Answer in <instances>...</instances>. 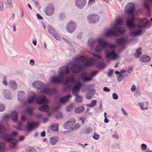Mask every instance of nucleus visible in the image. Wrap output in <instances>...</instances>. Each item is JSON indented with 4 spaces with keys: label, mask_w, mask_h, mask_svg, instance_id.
<instances>
[{
    "label": "nucleus",
    "mask_w": 152,
    "mask_h": 152,
    "mask_svg": "<svg viewBox=\"0 0 152 152\" xmlns=\"http://www.w3.org/2000/svg\"><path fill=\"white\" fill-rule=\"evenodd\" d=\"M94 60L91 58H89L87 59H86L84 64L87 66H90L93 65L95 63Z\"/></svg>",
    "instance_id": "dca6fc26"
},
{
    "label": "nucleus",
    "mask_w": 152,
    "mask_h": 152,
    "mask_svg": "<svg viewBox=\"0 0 152 152\" xmlns=\"http://www.w3.org/2000/svg\"><path fill=\"white\" fill-rule=\"evenodd\" d=\"M75 122V119L74 118H72L65 124L64 128L66 129L70 128L73 126Z\"/></svg>",
    "instance_id": "f8f14e48"
},
{
    "label": "nucleus",
    "mask_w": 152,
    "mask_h": 152,
    "mask_svg": "<svg viewBox=\"0 0 152 152\" xmlns=\"http://www.w3.org/2000/svg\"><path fill=\"white\" fill-rule=\"evenodd\" d=\"M11 115L12 119L14 121H17L18 116V113L15 111L13 112L11 114Z\"/></svg>",
    "instance_id": "a878e982"
},
{
    "label": "nucleus",
    "mask_w": 152,
    "mask_h": 152,
    "mask_svg": "<svg viewBox=\"0 0 152 152\" xmlns=\"http://www.w3.org/2000/svg\"><path fill=\"white\" fill-rule=\"evenodd\" d=\"M69 73V70L67 66H65L62 67L58 71L57 76H53L51 77V82L53 83H60L64 85H66L69 82L70 83L74 82V79L72 77H69L68 76H66V79L64 80L63 77L64 74L65 73L68 74Z\"/></svg>",
    "instance_id": "7ed1b4c3"
},
{
    "label": "nucleus",
    "mask_w": 152,
    "mask_h": 152,
    "mask_svg": "<svg viewBox=\"0 0 152 152\" xmlns=\"http://www.w3.org/2000/svg\"><path fill=\"white\" fill-rule=\"evenodd\" d=\"M122 24V19L119 18L116 19L115 24L111 28L107 31L104 33L105 36H118L123 34L125 31V29L118 26Z\"/></svg>",
    "instance_id": "20e7f679"
},
{
    "label": "nucleus",
    "mask_w": 152,
    "mask_h": 152,
    "mask_svg": "<svg viewBox=\"0 0 152 152\" xmlns=\"http://www.w3.org/2000/svg\"><path fill=\"white\" fill-rule=\"evenodd\" d=\"M139 59L142 62H147L150 60L151 58L147 55H143Z\"/></svg>",
    "instance_id": "aec40b11"
},
{
    "label": "nucleus",
    "mask_w": 152,
    "mask_h": 152,
    "mask_svg": "<svg viewBox=\"0 0 152 152\" xmlns=\"http://www.w3.org/2000/svg\"><path fill=\"white\" fill-rule=\"evenodd\" d=\"M9 84L10 86L13 89L16 88L17 87V85L15 81L11 80Z\"/></svg>",
    "instance_id": "72a5a7b5"
},
{
    "label": "nucleus",
    "mask_w": 152,
    "mask_h": 152,
    "mask_svg": "<svg viewBox=\"0 0 152 152\" xmlns=\"http://www.w3.org/2000/svg\"><path fill=\"white\" fill-rule=\"evenodd\" d=\"M58 124H55L52 125L50 126V129L52 131H57L58 130Z\"/></svg>",
    "instance_id": "c85d7f7f"
},
{
    "label": "nucleus",
    "mask_w": 152,
    "mask_h": 152,
    "mask_svg": "<svg viewBox=\"0 0 152 152\" xmlns=\"http://www.w3.org/2000/svg\"><path fill=\"white\" fill-rule=\"evenodd\" d=\"M54 10L53 5L52 4H49L45 10V13L46 15H50L53 13Z\"/></svg>",
    "instance_id": "4468645a"
},
{
    "label": "nucleus",
    "mask_w": 152,
    "mask_h": 152,
    "mask_svg": "<svg viewBox=\"0 0 152 152\" xmlns=\"http://www.w3.org/2000/svg\"><path fill=\"white\" fill-rule=\"evenodd\" d=\"M62 114L61 113H58L56 115V118L57 119H60L63 117Z\"/></svg>",
    "instance_id": "79ce46f5"
},
{
    "label": "nucleus",
    "mask_w": 152,
    "mask_h": 152,
    "mask_svg": "<svg viewBox=\"0 0 152 152\" xmlns=\"http://www.w3.org/2000/svg\"><path fill=\"white\" fill-rule=\"evenodd\" d=\"M86 58L83 56L77 57H75L74 59V61L75 62L81 63L83 62H85Z\"/></svg>",
    "instance_id": "412c9836"
},
{
    "label": "nucleus",
    "mask_w": 152,
    "mask_h": 152,
    "mask_svg": "<svg viewBox=\"0 0 152 152\" xmlns=\"http://www.w3.org/2000/svg\"><path fill=\"white\" fill-rule=\"evenodd\" d=\"M126 42V40L122 38H119L116 40V43L118 45H122Z\"/></svg>",
    "instance_id": "4be33fe9"
},
{
    "label": "nucleus",
    "mask_w": 152,
    "mask_h": 152,
    "mask_svg": "<svg viewBox=\"0 0 152 152\" xmlns=\"http://www.w3.org/2000/svg\"><path fill=\"white\" fill-rule=\"evenodd\" d=\"M57 142V140L55 138H51L50 140V143L52 145L55 144Z\"/></svg>",
    "instance_id": "4c0bfd02"
},
{
    "label": "nucleus",
    "mask_w": 152,
    "mask_h": 152,
    "mask_svg": "<svg viewBox=\"0 0 152 152\" xmlns=\"http://www.w3.org/2000/svg\"><path fill=\"white\" fill-rule=\"evenodd\" d=\"M95 2L94 0H89L88 4L89 5H91Z\"/></svg>",
    "instance_id": "6e6d98bb"
},
{
    "label": "nucleus",
    "mask_w": 152,
    "mask_h": 152,
    "mask_svg": "<svg viewBox=\"0 0 152 152\" xmlns=\"http://www.w3.org/2000/svg\"><path fill=\"white\" fill-rule=\"evenodd\" d=\"M30 64L34 66V61L33 59H31L30 61Z\"/></svg>",
    "instance_id": "bf43d9fd"
},
{
    "label": "nucleus",
    "mask_w": 152,
    "mask_h": 152,
    "mask_svg": "<svg viewBox=\"0 0 152 152\" xmlns=\"http://www.w3.org/2000/svg\"><path fill=\"white\" fill-rule=\"evenodd\" d=\"M48 32L51 35H53V36H55L56 35V33L54 29L51 26H49L48 28Z\"/></svg>",
    "instance_id": "393cba45"
},
{
    "label": "nucleus",
    "mask_w": 152,
    "mask_h": 152,
    "mask_svg": "<svg viewBox=\"0 0 152 152\" xmlns=\"http://www.w3.org/2000/svg\"><path fill=\"white\" fill-rule=\"evenodd\" d=\"M113 73V70H110L108 72V76L109 77L111 76Z\"/></svg>",
    "instance_id": "13d9d810"
},
{
    "label": "nucleus",
    "mask_w": 152,
    "mask_h": 152,
    "mask_svg": "<svg viewBox=\"0 0 152 152\" xmlns=\"http://www.w3.org/2000/svg\"><path fill=\"white\" fill-rule=\"evenodd\" d=\"M96 41L99 44L95 48L96 51L97 52H101L102 50L104 49L106 47L109 46L105 52V57L108 61L111 59L115 60L119 58L118 55L115 52V45H109L108 42L102 39H97Z\"/></svg>",
    "instance_id": "f257e3e1"
},
{
    "label": "nucleus",
    "mask_w": 152,
    "mask_h": 152,
    "mask_svg": "<svg viewBox=\"0 0 152 152\" xmlns=\"http://www.w3.org/2000/svg\"><path fill=\"white\" fill-rule=\"evenodd\" d=\"M77 27L76 23L73 21H70L67 24L66 30L69 33H72Z\"/></svg>",
    "instance_id": "0eeeda50"
},
{
    "label": "nucleus",
    "mask_w": 152,
    "mask_h": 152,
    "mask_svg": "<svg viewBox=\"0 0 152 152\" xmlns=\"http://www.w3.org/2000/svg\"><path fill=\"white\" fill-rule=\"evenodd\" d=\"M36 103L38 104H43L49 103V100L46 99L45 95H41L37 97L35 99Z\"/></svg>",
    "instance_id": "6e6552de"
},
{
    "label": "nucleus",
    "mask_w": 152,
    "mask_h": 152,
    "mask_svg": "<svg viewBox=\"0 0 152 152\" xmlns=\"http://www.w3.org/2000/svg\"><path fill=\"white\" fill-rule=\"evenodd\" d=\"M126 72V71L125 70H122L120 72V73L121 74H120L119 77H118V80H119L120 81H121L126 76H127V75H122L121 74L125 73Z\"/></svg>",
    "instance_id": "7c9ffc66"
},
{
    "label": "nucleus",
    "mask_w": 152,
    "mask_h": 152,
    "mask_svg": "<svg viewBox=\"0 0 152 152\" xmlns=\"http://www.w3.org/2000/svg\"><path fill=\"white\" fill-rule=\"evenodd\" d=\"M45 131H43L41 133V136L42 137H45Z\"/></svg>",
    "instance_id": "69168bd1"
},
{
    "label": "nucleus",
    "mask_w": 152,
    "mask_h": 152,
    "mask_svg": "<svg viewBox=\"0 0 152 152\" xmlns=\"http://www.w3.org/2000/svg\"><path fill=\"white\" fill-rule=\"evenodd\" d=\"M133 68L132 67L129 68L127 70V72L129 73H131L133 70Z\"/></svg>",
    "instance_id": "e2e57ef3"
},
{
    "label": "nucleus",
    "mask_w": 152,
    "mask_h": 152,
    "mask_svg": "<svg viewBox=\"0 0 152 152\" xmlns=\"http://www.w3.org/2000/svg\"><path fill=\"white\" fill-rule=\"evenodd\" d=\"M152 21V18L150 20L148 21L146 18H144L140 20L137 24V27L139 28H148L151 26V22Z\"/></svg>",
    "instance_id": "423d86ee"
},
{
    "label": "nucleus",
    "mask_w": 152,
    "mask_h": 152,
    "mask_svg": "<svg viewBox=\"0 0 152 152\" xmlns=\"http://www.w3.org/2000/svg\"><path fill=\"white\" fill-rule=\"evenodd\" d=\"M0 134L2 136V138L7 142H10L15 145L17 143L18 141L15 138H11L10 134L8 132V130L5 128L0 124Z\"/></svg>",
    "instance_id": "39448f33"
},
{
    "label": "nucleus",
    "mask_w": 152,
    "mask_h": 152,
    "mask_svg": "<svg viewBox=\"0 0 152 152\" xmlns=\"http://www.w3.org/2000/svg\"><path fill=\"white\" fill-rule=\"evenodd\" d=\"M135 11L134 6L132 3L127 4L125 7L124 11L127 15H130L131 17L128 18L126 20V24L129 28L130 34L131 35L136 36L139 35L141 33V31L135 30L136 25L133 23L134 20V12Z\"/></svg>",
    "instance_id": "f03ea898"
},
{
    "label": "nucleus",
    "mask_w": 152,
    "mask_h": 152,
    "mask_svg": "<svg viewBox=\"0 0 152 152\" xmlns=\"http://www.w3.org/2000/svg\"><path fill=\"white\" fill-rule=\"evenodd\" d=\"M42 91L43 93L47 95H50L51 92V90L50 89L46 88H44Z\"/></svg>",
    "instance_id": "473e14b6"
},
{
    "label": "nucleus",
    "mask_w": 152,
    "mask_h": 152,
    "mask_svg": "<svg viewBox=\"0 0 152 152\" xmlns=\"http://www.w3.org/2000/svg\"><path fill=\"white\" fill-rule=\"evenodd\" d=\"M72 97L71 95H68L64 96L60 99V102L62 104H65L66 102L68 101L69 99Z\"/></svg>",
    "instance_id": "6ab92c4d"
},
{
    "label": "nucleus",
    "mask_w": 152,
    "mask_h": 152,
    "mask_svg": "<svg viewBox=\"0 0 152 152\" xmlns=\"http://www.w3.org/2000/svg\"><path fill=\"white\" fill-rule=\"evenodd\" d=\"M32 96H29L28 98V102L29 103H31L34 100L35 95V93L32 92Z\"/></svg>",
    "instance_id": "bb28decb"
},
{
    "label": "nucleus",
    "mask_w": 152,
    "mask_h": 152,
    "mask_svg": "<svg viewBox=\"0 0 152 152\" xmlns=\"http://www.w3.org/2000/svg\"><path fill=\"white\" fill-rule=\"evenodd\" d=\"M75 98V101L76 102L81 103L82 102L83 99L81 96L78 95V94L76 96Z\"/></svg>",
    "instance_id": "c756f323"
},
{
    "label": "nucleus",
    "mask_w": 152,
    "mask_h": 152,
    "mask_svg": "<svg viewBox=\"0 0 152 152\" xmlns=\"http://www.w3.org/2000/svg\"><path fill=\"white\" fill-rule=\"evenodd\" d=\"M5 107L3 105L0 104V111H3L5 109Z\"/></svg>",
    "instance_id": "603ef678"
},
{
    "label": "nucleus",
    "mask_w": 152,
    "mask_h": 152,
    "mask_svg": "<svg viewBox=\"0 0 152 152\" xmlns=\"http://www.w3.org/2000/svg\"><path fill=\"white\" fill-rule=\"evenodd\" d=\"M26 151L27 152H36V150L34 148L31 147L27 148Z\"/></svg>",
    "instance_id": "58836bf2"
},
{
    "label": "nucleus",
    "mask_w": 152,
    "mask_h": 152,
    "mask_svg": "<svg viewBox=\"0 0 152 152\" xmlns=\"http://www.w3.org/2000/svg\"><path fill=\"white\" fill-rule=\"evenodd\" d=\"M92 131V129L91 128H88L86 129L85 132L86 134H88L90 133Z\"/></svg>",
    "instance_id": "a18cd8bd"
},
{
    "label": "nucleus",
    "mask_w": 152,
    "mask_h": 152,
    "mask_svg": "<svg viewBox=\"0 0 152 152\" xmlns=\"http://www.w3.org/2000/svg\"><path fill=\"white\" fill-rule=\"evenodd\" d=\"M81 70V66L79 65L76 64H73L71 68V71L73 73H79Z\"/></svg>",
    "instance_id": "9b49d317"
},
{
    "label": "nucleus",
    "mask_w": 152,
    "mask_h": 152,
    "mask_svg": "<svg viewBox=\"0 0 152 152\" xmlns=\"http://www.w3.org/2000/svg\"><path fill=\"white\" fill-rule=\"evenodd\" d=\"M39 110L42 112L44 111L48 112L50 108L48 105L47 104H45L39 107Z\"/></svg>",
    "instance_id": "5701e85b"
},
{
    "label": "nucleus",
    "mask_w": 152,
    "mask_h": 152,
    "mask_svg": "<svg viewBox=\"0 0 152 152\" xmlns=\"http://www.w3.org/2000/svg\"><path fill=\"white\" fill-rule=\"evenodd\" d=\"M33 86L35 88L37 89L41 88L44 85L43 82L39 81L34 82L32 83Z\"/></svg>",
    "instance_id": "f3484780"
},
{
    "label": "nucleus",
    "mask_w": 152,
    "mask_h": 152,
    "mask_svg": "<svg viewBox=\"0 0 152 152\" xmlns=\"http://www.w3.org/2000/svg\"><path fill=\"white\" fill-rule=\"evenodd\" d=\"M145 104H143L142 103H139V105L142 110H146L147 109L148 102H146Z\"/></svg>",
    "instance_id": "c9c22d12"
},
{
    "label": "nucleus",
    "mask_w": 152,
    "mask_h": 152,
    "mask_svg": "<svg viewBox=\"0 0 152 152\" xmlns=\"http://www.w3.org/2000/svg\"><path fill=\"white\" fill-rule=\"evenodd\" d=\"M91 23L95 22L97 21L99 19V16L96 15H89L88 18Z\"/></svg>",
    "instance_id": "2eb2a0df"
},
{
    "label": "nucleus",
    "mask_w": 152,
    "mask_h": 152,
    "mask_svg": "<svg viewBox=\"0 0 152 152\" xmlns=\"http://www.w3.org/2000/svg\"><path fill=\"white\" fill-rule=\"evenodd\" d=\"M106 65L102 61H99L96 65V67L98 69L104 68Z\"/></svg>",
    "instance_id": "cd10ccee"
},
{
    "label": "nucleus",
    "mask_w": 152,
    "mask_h": 152,
    "mask_svg": "<svg viewBox=\"0 0 152 152\" xmlns=\"http://www.w3.org/2000/svg\"><path fill=\"white\" fill-rule=\"evenodd\" d=\"M85 110V108L83 106H80L76 108L75 112L77 113H80L83 112Z\"/></svg>",
    "instance_id": "b1692460"
},
{
    "label": "nucleus",
    "mask_w": 152,
    "mask_h": 152,
    "mask_svg": "<svg viewBox=\"0 0 152 152\" xmlns=\"http://www.w3.org/2000/svg\"><path fill=\"white\" fill-rule=\"evenodd\" d=\"M141 48H140L137 49L136 50V52L134 54V57L135 58H138L139 56L141 54Z\"/></svg>",
    "instance_id": "2f4dec72"
},
{
    "label": "nucleus",
    "mask_w": 152,
    "mask_h": 152,
    "mask_svg": "<svg viewBox=\"0 0 152 152\" xmlns=\"http://www.w3.org/2000/svg\"><path fill=\"white\" fill-rule=\"evenodd\" d=\"M73 108V105H70L67 107L66 110L68 112H70L72 110Z\"/></svg>",
    "instance_id": "37998d69"
},
{
    "label": "nucleus",
    "mask_w": 152,
    "mask_h": 152,
    "mask_svg": "<svg viewBox=\"0 0 152 152\" xmlns=\"http://www.w3.org/2000/svg\"><path fill=\"white\" fill-rule=\"evenodd\" d=\"M113 98L115 99H117L118 98V96L115 93H113Z\"/></svg>",
    "instance_id": "4d7b16f0"
},
{
    "label": "nucleus",
    "mask_w": 152,
    "mask_h": 152,
    "mask_svg": "<svg viewBox=\"0 0 152 152\" xmlns=\"http://www.w3.org/2000/svg\"><path fill=\"white\" fill-rule=\"evenodd\" d=\"M18 134V132H12L11 135L10 134L11 138L12 137H14L16 136Z\"/></svg>",
    "instance_id": "de8ad7c7"
},
{
    "label": "nucleus",
    "mask_w": 152,
    "mask_h": 152,
    "mask_svg": "<svg viewBox=\"0 0 152 152\" xmlns=\"http://www.w3.org/2000/svg\"><path fill=\"white\" fill-rule=\"evenodd\" d=\"M82 85V84L80 82H77L75 83V85L72 88V94L74 96H76L78 94Z\"/></svg>",
    "instance_id": "1a4fd4ad"
},
{
    "label": "nucleus",
    "mask_w": 152,
    "mask_h": 152,
    "mask_svg": "<svg viewBox=\"0 0 152 152\" xmlns=\"http://www.w3.org/2000/svg\"><path fill=\"white\" fill-rule=\"evenodd\" d=\"M97 72L94 71L91 74V76H90L88 77H87V75L86 73H83L81 75V79L83 81L88 82L92 80V77L95 76L97 74Z\"/></svg>",
    "instance_id": "9d476101"
},
{
    "label": "nucleus",
    "mask_w": 152,
    "mask_h": 152,
    "mask_svg": "<svg viewBox=\"0 0 152 152\" xmlns=\"http://www.w3.org/2000/svg\"><path fill=\"white\" fill-rule=\"evenodd\" d=\"M0 10L1 11L3 10V2L2 1L0 2Z\"/></svg>",
    "instance_id": "3c124183"
},
{
    "label": "nucleus",
    "mask_w": 152,
    "mask_h": 152,
    "mask_svg": "<svg viewBox=\"0 0 152 152\" xmlns=\"http://www.w3.org/2000/svg\"><path fill=\"white\" fill-rule=\"evenodd\" d=\"M2 83L5 86H7V85L6 77L5 76L4 77V80L2 82Z\"/></svg>",
    "instance_id": "8fccbe9b"
},
{
    "label": "nucleus",
    "mask_w": 152,
    "mask_h": 152,
    "mask_svg": "<svg viewBox=\"0 0 152 152\" xmlns=\"http://www.w3.org/2000/svg\"><path fill=\"white\" fill-rule=\"evenodd\" d=\"M4 96L5 98L7 99H10L11 98V97L9 94H4Z\"/></svg>",
    "instance_id": "680f3d73"
},
{
    "label": "nucleus",
    "mask_w": 152,
    "mask_h": 152,
    "mask_svg": "<svg viewBox=\"0 0 152 152\" xmlns=\"http://www.w3.org/2000/svg\"><path fill=\"white\" fill-rule=\"evenodd\" d=\"M37 125V124L33 121L28 122L26 126V128L28 131L31 130L34 127H35Z\"/></svg>",
    "instance_id": "a211bd4d"
},
{
    "label": "nucleus",
    "mask_w": 152,
    "mask_h": 152,
    "mask_svg": "<svg viewBox=\"0 0 152 152\" xmlns=\"http://www.w3.org/2000/svg\"><path fill=\"white\" fill-rule=\"evenodd\" d=\"M80 126V125L79 124H75V125L73 127V129H77Z\"/></svg>",
    "instance_id": "864d4df0"
},
{
    "label": "nucleus",
    "mask_w": 152,
    "mask_h": 152,
    "mask_svg": "<svg viewBox=\"0 0 152 152\" xmlns=\"http://www.w3.org/2000/svg\"><path fill=\"white\" fill-rule=\"evenodd\" d=\"M141 148L142 150L145 151L146 149L147 145L145 144H142L141 145Z\"/></svg>",
    "instance_id": "09e8293b"
},
{
    "label": "nucleus",
    "mask_w": 152,
    "mask_h": 152,
    "mask_svg": "<svg viewBox=\"0 0 152 152\" xmlns=\"http://www.w3.org/2000/svg\"><path fill=\"white\" fill-rule=\"evenodd\" d=\"M103 90L106 92H109L110 91V89L109 88H108L107 87H105L104 88Z\"/></svg>",
    "instance_id": "052dcab7"
},
{
    "label": "nucleus",
    "mask_w": 152,
    "mask_h": 152,
    "mask_svg": "<svg viewBox=\"0 0 152 152\" xmlns=\"http://www.w3.org/2000/svg\"><path fill=\"white\" fill-rule=\"evenodd\" d=\"M96 103V100H93L90 103L88 104L87 105L89 107H92L95 106Z\"/></svg>",
    "instance_id": "e433bc0d"
},
{
    "label": "nucleus",
    "mask_w": 152,
    "mask_h": 152,
    "mask_svg": "<svg viewBox=\"0 0 152 152\" xmlns=\"http://www.w3.org/2000/svg\"><path fill=\"white\" fill-rule=\"evenodd\" d=\"M87 0H76L75 3L76 5L79 8H83L86 4Z\"/></svg>",
    "instance_id": "ddd939ff"
},
{
    "label": "nucleus",
    "mask_w": 152,
    "mask_h": 152,
    "mask_svg": "<svg viewBox=\"0 0 152 152\" xmlns=\"http://www.w3.org/2000/svg\"><path fill=\"white\" fill-rule=\"evenodd\" d=\"M121 110L122 111V112H123V113L124 114V115H126L127 116V113H126V111H125V110L123 108H122L121 109Z\"/></svg>",
    "instance_id": "774afa93"
},
{
    "label": "nucleus",
    "mask_w": 152,
    "mask_h": 152,
    "mask_svg": "<svg viewBox=\"0 0 152 152\" xmlns=\"http://www.w3.org/2000/svg\"><path fill=\"white\" fill-rule=\"evenodd\" d=\"M99 137V135L95 132L93 136V137L95 140H98Z\"/></svg>",
    "instance_id": "c03bdc74"
},
{
    "label": "nucleus",
    "mask_w": 152,
    "mask_h": 152,
    "mask_svg": "<svg viewBox=\"0 0 152 152\" xmlns=\"http://www.w3.org/2000/svg\"><path fill=\"white\" fill-rule=\"evenodd\" d=\"M136 88V86L135 85H132L131 87V91H135Z\"/></svg>",
    "instance_id": "0e129e2a"
},
{
    "label": "nucleus",
    "mask_w": 152,
    "mask_h": 152,
    "mask_svg": "<svg viewBox=\"0 0 152 152\" xmlns=\"http://www.w3.org/2000/svg\"><path fill=\"white\" fill-rule=\"evenodd\" d=\"M56 36H53L55 37V38L56 39L58 40H59L60 39V38L58 35V34L57 33H56Z\"/></svg>",
    "instance_id": "338daca9"
},
{
    "label": "nucleus",
    "mask_w": 152,
    "mask_h": 152,
    "mask_svg": "<svg viewBox=\"0 0 152 152\" xmlns=\"http://www.w3.org/2000/svg\"><path fill=\"white\" fill-rule=\"evenodd\" d=\"M24 92L22 91H19L18 92V100L19 101L20 99V98L23 96V94H24Z\"/></svg>",
    "instance_id": "ea45409f"
},
{
    "label": "nucleus",
    "mask_w": 152,
    "mask_h": 152,
    "mask_svg": "<svg viewBox=\"0 0 152 152\" xmlns=\"http://www.w3.org/2000/svg\"><path fill=\"white\" fill-rule=\"evenodd\" d=\"M12 3L11 0H7L5 2V4L6 5H10Z\"/></svg>",
    "instance_id": "5fc2aeb1"
},
{
    "label": "nucleus",
    "mask_w": 152,
    "mask_h": 152,
    "mask_svg": "<svg viewBox=\"0 0 152 152\" xmlns=\"http://www.w3.org/2000/svg\"><path fill=\"white\" fill-rule=\"evenodd\" d=\"M144 7L147 9L148 11L150 10V8L147 2L145 3L144 4Z\"/></svg>",
    "instance_id": "49530a36"
},
{
    "label": "nucleus",
    "mask_w": 152,
    "mask_h": 152,
    "mask_svg": "<svg viewBox=\"0 0 152 152\" xmlns=\"http://www.w3.org/2000/svg\"><path fill=\"white\" fill-rule=\"evenodd\" d=\"M33 108L32 107H29L27 110V112L28 114L30 115H32L33 111Z\"/></svg>",
    "instance_id": "a19ab883"
},
{
    "label": "nucleus",
    "mask_w": 152,
    "mask_h": 152,
    "mask_svg": "<svg viewBox=\"0 0 152 152\" xmlns=\"http://www.w3.org/2000/svg\"><path fill=\"white\" fill-rule=\"evenodd\" d=\"M5 149V143L4 142H0V152L4 151Z\"/></svg>",
    "instance_id": "f704fd0d"
}]
</instances>
